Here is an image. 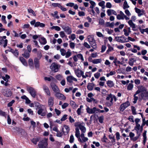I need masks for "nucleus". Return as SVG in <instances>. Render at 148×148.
I'll return each instance as SVG.
<instances>
[{
  "label": "nucleus",
  "instance_id": "60",
  "mask_svg": "<svg viewBox=\"0 0 148 148\" xmlns=\"http://www.w3.org/2000/svg\"><path fill=\"white\" fill-rule=\"evenodd\" d=\"M74 140V138L73 136V135H71L70 137L69 142L71 143H72L73 142Z\"/></svg>",
  "mask_w": 148,
  "mask_h": 148
},
{
  "label": "nucleus",
  "instance_id": "35",
  "mask_svg": "<svg viewBox=\"0 0 148 148\" xmlns=\"http://www.w3.org/2000/svg\"><path fill=\"white\" fill-rule=\"evenodd\" d=\"M34 107H36L38 109L40 107H42L44 106V105L41 104L38 102H34Z\"/></svg>",
  "mask_w": 148,
  "mask_h": 148
},
{
  "label": "nucleus",
  "instance_id": "31",
  "mask_svg": "<svg viewBox=\"0 0 148 148\" xmlns=\"http://www.w3.org/2000/svg\"><path fill=\"white\" fill-rule=\"evenodd\" d=\"M19 60L23 65L26 66H27V63L25 59L23 57H20Z\"/></svg>",
  "mask_w": 148,
  "mask_h": 148
},
{
  "label": "nucleus",
  "instance_id": "10",
  "mask_svg": "<svg viewBox=\"0 0 148 148\" xmlns=\"http://www.w3.org/2000/svg\"><path fill=\"white\" fill-rule=\"evenodd\" d=\"M86 112L89 114H93L95 113H97V110H98L97 108L94 107L92 108H90L88 106L87 108L86 109Z\"/></svg>",
  "mask_w": 148,
  "mask_h": 148
},
{
  "label": "nucleus",
  "instance_id": "55",
  "mask_svg": "<svg viewBox=\"0 0 148 148\" xmlns=\"http://www.w3.org/2000/svg\"><path fill=\"white\" fill-rule=\"evenodd\" d=\"M116 72L114 71H111L109 73H107L106 75L107 77H108L110 75H112L115 74Z\"/></svg>",
  "mask_w": 148,
  "mask_h": 148
},
{
  "label": "nucleus",
  "instance_id": "28",
  "mask_svg": "<svg viewBox=\"0 0 148 148\" xmlns=\"http://www.w3.org/2000/svg\"><path fill=\"white\" fill-rule=\"evenodd\" d=\"M136 60V59L133 58H131L129 59L128 64L130 66H132L134 65V63L135 62Z\"/></svg>",
  "mask_w": 148,
  "mask_h": 148
},
{
  "label": "nucleus",
  "instance_id": "1",
  "mask_svg": "<svg viewBox=\"0 0 148 148\" xmlns=\"http://www.w3.org/2000/svg\"><path fill=\"white\" fill-rule=\"evenodd\" d=\"M113 99L115 101H116L117 100V99L115 95H112L111 94L107 95L106 100L107 101L110 100V101L107 102L106 103V105L108 107H110L112 106Z\"/></svg>",
  "mask_w": 148,
  "mask_h": 148
},
{
  "label": "nucleus",
  "instance_id": "57",
  "mask_svg": "<svg viewBox=\"0 0 148 148\" xmlns=\"http://www.w3.org/2000/svg\"><path fill=\"white\" fill-rule=\"evenodd\" d=\"M137 135L135 137H134L131 140L133 141L134 142L138 138L140 135L137 134Z\"/></svg>",
  "mask_w": 148,
  "mask_h": 148
},
{
  "label": "nucleus",
  "instance_id": "9",
  "mask_svg": "<svg viewBox=\"0 0 148 148\" xmlns=\"http://www.w3.org/2000/svg\"><path fill=\"white\" fill-rule=\"evenodd\" d=\"M60 67V65H59L55 63H52L50 66V68L55 72L58 71L59 68Z\"/></svg>",
  "mask_w": 148,
  "mask_h": 148
},
{
  "label": "nucleus",
  "instance_id": "19",
  "mask_svg": "<svg viewBox=\"0 0 148 148\" xmlns=\"http://www.w3.org/2000/svg\"><path fill=\"white\" fill-rule=\"evenodd\" d=\"M67 80L68 82L70 83L72 82L73 81L75 82L77 81V79L72 75L68 76L67 77Z\"/></svg>",
  "mask_w": 148,
  "mask_h": 148
},
{
  "label": "nucleus",
  "instance_id": "17",
  "mask_svg": "<svg viewBox=\"0 0 148 148\" xmlns=\"http://www.w3.org/2000/svg\"><path fill=\"white\" fill-rule=\"evenodd\" d=\"M51 85L52 89L55 93L60 92L59 89L56 85L54 84L51 83Z\"/></svg>",
  "mask_w": 148,
  "mask_h": 148
},
{
  "label": "nucleus",
  "instance_id": "40",
  "mask_svg": "<svg viewBox=\"0 0 148 148\" xmlns=\"http://www.w3.org/2000/svg\"><path fill=\"white\" fill-rule=\"evenodd\" d=\"M145 124L148 126V120L146 121L145 118H143L142 123V126L144 127Z\"/></svg>",
  "mask_w": 148,
  "mask_h": 148
},
{
  "label": "nucleus",
  "instance_id": "24",
  "mask_svg": "<svg viewBox=\"0 0 148 148\" xmlns=\"http://www.w3.org/2000/svg\"><path fill=\"white\" fill-rule=\"evenodd\" d=\"M128 23L130 27L132 28V30L134 31H135L136 30L134 29L136 28V25L133 22L132 20H130L128 21Z\"/></svg>",
  "mask_w": 148,
  "mask_h": 148
},
{
  "label": "nucleus",
  "instance_id": "50",
  "mask_svg": "<svg viewBox=\"0 0 148 148\" xmlns=\"http://www.w3.org/2000/svg\"><path fill=\"white\" fill-rule=\"evenodd\" d=\"M69 38L72 40H74L76 38V36L75 34H72L69 36Z\"/></svg>",
  "mask_w": 148,
  "mask_h": 148
},
{
  "label": "nucleus",
  "instance_id": "39",
  "mask_svg": "<svg viewBox=\"0 0 148 148\" xmlns=\"http://www.w3.org/2000/svg\"><path fill=\"white\" fill-rule=\"evenodd\" d=\"M108 49L107 50L106 53L107 54H109L110 52L114 50L113 48L110 45L108 46Z\"/></svg>",
  "mask_w": 148,
  "mask_h": 148
},
{
  "label": "nucleus",
  "instance_id": "3",
  "mask_svg": "<svg viewBox=\"0 0 148 148\" xmlns=\"http://www.w3.org/2000/svg\"><path fill=\"white\" fill-rule=\"evenodd\" d=\"M47 113L46 108L45 106L44 105V106L42 107H40L37 111V113L39 115L43 116H45Z\"/></svg>",
  "mask_w": 148,
  "mask_h": 148
},
{
  "label": "nucleus",
  "instance_id": "6",
  "mask_svg": "<svg viewBox=\"0 0 148 148\" xmlns=\"http://www.w3.org/2000/svg\"><path fill=\"white\" fill-rule=\"evenodd\" d=\"M116 41L121 43L128 42L127 38L124 36H116L115 37Z\"/></svg>",
  "mask_w": 148,
  "mask_h": 148
},
{
  "label": "nucleus",
  "instance_id": "37",
  "mask_svg": "<svg viewBox=\"0 0 148 148\" xmlns=\"http://www.w3.org/2000/svg\"><path fill=\"white\" fill-rule=\"evenodd\" d=\"M72 55V53L71 52V50L69 49L68 50V51L66 52V53L65 54V58H68L69 57Z\"/></svg>",
  "mask_w": 148,
  "mask_h": 148
},
{
  "label": "nucleus",
  "instance_id": "51",
  "mask_svg": "<svg viewBox=\"0 0 148 148\" xmlns=\"http://www.w3.org/2000/svg\"><path fill=\"white\" fill-rule=\"evenodd\" d=\"M91 46V47L94 49H96L97 48L96 44L95 42V40L93 41L92 43H90Z\"/></svg>",
  "mask_w": 148,
  "mask_h": 148
},
{
  "label": "nucleus",
  "instance_id": "33",
  "mask_svg": "<svg viewBox=\"0 0 148 148\" xmlns=\"http://www.w3.org/2000/svg\"><path fill=\"white\" fill-rule=\"evenodd\" d=\"M75 136L77 138H79L80 137V131L78 127H76L75 129Z\"/></svg>",
  "mask_w": 148,
  "mask_h": 148
},
{
  "label": "nucleus",
  "instance_id": "11",
  "mask_svg": "<svg viewBox=\"0 0 148 148\" xmlns=\"http://www.w3.org/2000/svg\"><path fill=\"white\" fill-rule=\"evenodd\" d=\"M130 105L129 102L127 101L121 104L120 107L119 109L121 111H123L125 109Z\"/></svg>",
  "mask_w": 148,
  "mask_h": 148
},
{
  "label": "nucleus",
  "instance_id": "41",
  "mask_svg": "<svg viewBox=\"0 0 148 148\" xmlns=\"http://www.w3.org/2000/svg\"><path fill=\"white\" fill-rule=\"evenodd\" d=\"M37 58L40 60L42 56V53L40 51H39L37 52Z\"/></svg>",
  "mask_w": 148,
  "mask_h": 148
},
{
  "label": "nucleus",
  "instance_id": "25",
  "mask_svg": "<svg viewBox=\"0 0 148 148\" xmlns=\"http://www.w3.org/2000/svg\"><path fill=\"white\" fill-rule=\"evenodd\" d=\"M30 53L27 51L26 50H25L24 53L22 54V56L26 58H28L30 56Z\"/></svg>",
  "mask_w": 148,
  "mask_h": 148
},
{
  "label": "nucleus",
  "instance_id": "53",
  "mask_svg": "<svg viewBox=\"0 0 148 148\" xmlns=\"http://www.w3.org/2000/svg\"><path fill=\"white\" fill-rule=\"evenodd\" d=\"M6 16H5L3 15L1 17V20L3 23L5 24H6L7 23L5 20Z\"/></svg>",
  "mask_w": 148,
  "mask_h": 148
},
{
  "label": "nucleus",
  "instance_id": "22",
  "mask_svg": "<svg viewBox=\"0 0 148 148\" xmlns=\"http://www.w3.org/2000/svg\"><path fill=\"white\" fill-rule=\"evenodd\" d=\"M43 88L44 90L47 94V95L50 96L51 95L50 92L48 87L46 85L44 84L43 85Z\"/></svg>",
  "mask_w": 148,
  "mask_h": 148
},
{
  "label": "nucleus",
  "instance_id": "49",
  "mask_svg": "<svg viewBox=\"0 0 148 148\" xmlns=\"http://www.w3.org/2000/svg\"><path fill=\"white\" fill-rule=\"evenodd\" d=\"M134 87L133 84L132 83H129L127 87V89L129 90H132Z\"/></svg>",
  "mask_w": 148,
  "mask_h": 148
},
{
  "label": "nucleus",
  "instance_id": "30",
  "mask_svg": "<svg viewBox=\"0 0 148 148\" xmlns=\"http://www.w3.org/2000/svg\"><path fill=\"white\" fill-rule=\"evenodd\" d=\"M141 96L143 99L148 98V91L142 93L141 94Z\"/></svg>",
  "mask_w": 148,
  "mask_h": 148
},
{
  "label": "nucleus",
  "instance_id": "61",
  "mask_svg": "<svg viewBox=\"0 0 148 148\" xmlns=\"http://www.w3.org/2000/svg\"><path fill=\"white\" fill-rule=\"evenodd\" d=\"M106 24L108 26H109L111 27H113L114 26V23L113 22H112L111 23L107 22Z\"/></svg>",
  "mask_w": 148,
  "mask_h": 148
},
{
  "label": "nucleus",
  "instance_id": "2",
  "mask_svg": "<svg viewBox=\"0 0 148 148\" xmlns=\"http://www.w3.org/2000/svg\"><path fill=\"white\" fill-rule=\"evenodd\" d=\"M74 125L76 127H79L82 133H84L86 132V129L84 126L85 124L84 123L76 122Z\"/></svg>",
  "mask_w": 148,
  "mask_h": 148
},
{
  "label": "nucleus",
  "instance_id": "56",
  "mask_svg": "<svg viewBox=\"0 0 148 148\" xmlns=\"http://www.w3.org/2000/svg\"><path fill=\"white\" fill-rule=\"evenodd\" d=\"M28 62L29 66H33V60L32 59L30 58L29 59Z\"/></svg>",
  "mask_w": 148,
  "mask_h": 148
},
{
  "label": "nucleus",
  "instance_id": "58",
  "mask_svg": "<svg viewBox=\"0 0 148 148\" xmlns=\"http://www.w3.org/2000/svg\"><path fill=\"white\" fill-rule=\"evenodd\" d=\"M60 36L62 38H63L66 36L65 35V34L63 31H61L60 32Z\"/></svg>",
  "mask_w": 148,
  "mask_h": 148
},
{
  "label": "nucleus",
  "instance_id": "43",
  "mask_svg": "<svg viewBox=\"0 0 148 148\" xmlns=\"http://www.w3.org/2000/svg\"><path fill=\"white\" fill-rule=\"evenodd\" d=\"M123 8L125 10L126 8H129L130 6L127 4V2L126 1H125L123 3Z\"/></svg>",
  "mask_w": 148,
  "mask_h": 148
},
{
  "label": "nucleus",
  "instance_id": "54",
  "mask_svg": "<svg viewBox=\"0 0 148 148\" xmlns=\"http://www.w3.org/2000/svg\"><path fill=\"white\" fill-rule=\"evenodd\" d=\"M28 12L29 13H32V14H33V15L34 16H36V14L34 12V11H33V10H32L31 8H29L27 10Z\"/></svg>",
  "mask_w": 148,
  "mask_h": 148
},
{
  "label": "nucleus",
  "instance_id": "42",
  "mask_svg": "<svg viewBox=\"0 0 148 148\" xmlns=\"http://www.w3.org/2000/svg\"><path fill=\"white\" fill-rule=\"evenodd\" d=\"M70 105L73 108H76L78 107L76 103L73 101H70Z\"/></svg>",
  "mask_w": 148,
  "mask_h": 148
},
{
  "label": "nucleus",
  "instance_id": "29",
  "mask_svg": "<svg viewBox=\"0 0 148 148\" xmlns=\"http://www.w3.org/2000/svg\"><path fill=\"white\" fill-rule=\"evenodd\" d=\"M147 132V131L146 130H144L143 134V143L144 145L145 144L147 140V137L146 136Z\"/></svg>",
  "mask_w": 148,
  "mask_h": 148
},
{
  "label": "nucleus",
  "instance_id": "36",
  "mask_svg": "<svg viewBox=\"0 0 148 148\" xmlns=\"http://www.w3.org/2000/svg\"><path fill=\"white\" fill-rule=\"evenodd\" d=\"M44 79L45 81H50L51 80H54V78L51 76H49V77H45L44 78Z\"/></svg>",
  "mask_w": 148,
  "mask_h": 148
},
{
  "label": "nucleus",
  "instance_id": "4",
  "mask_svg": "<svg viewBox=\"0 0 148 148\" xmlns=\"http://www.w3.org/2000/svg\"><path fill=\"white\" fill-rule=\"evenodd\" d=\"M116 16V18L119 20H123L125 19L126 20H128L130 18L125 15L124 14L122 11L120 12V14H117Z\"/></svg>",
  "mask_w": 148,
  "mask_h": 148
},
{
  "label": "nucleus",
  "instance_id": "13",
  "mask_svg": "<svg viewBox=\"0 0 148 148\" xmlns=\"http://www.w3.org/2000/svg\"><path fill=\"white\" fill-rule=\"evenodd\" d=\"M55 96L58 99L62 100H65L66 99V97L62 94L60 93V92L55 93Z\"/></svg>",
  "mask_w": 148,
  "mask_h": 148
},
{
  "label": "nucleus",
  "instance_id": "32",
  "mask_svg": "<svg viewBox=\"0 0 148 148\" xmlns=\"http://www.w3.org/2000/svg\"><path fill=\"white\" fill-rule=\"evenodd\" d=\"M87 39L90 43L93 42V41L94 42L95 40L93 36L90 35H89L87 36Z\"/></svg>",
  "mask_w": 148,
  "mask_h": 148
},
{
  "label": "nucleus",
  "instance_id": "16",
  "mask_svg": "<svg viewBox=\"0 0 148 148\" xmlns=\"http://www.w3.org/2000/svg\"><path fill=\"white\" fill-rule=\"evenodd\" d=\"M54 98L53 97H50L48 98V104L49 107H52L54 104Z\"/></svg>",
  "mask_w": 148,
  "mask_h": 148
},
{
  "label": "nucleus",
  "instance_id": "38",
  "mask_svg": "<svg viewBox=\"0 0 148 148\" xmlns=\"http://www.w3.org/2000/svg\"><path fill=\"white\" fill-rule=\"evenodd\" d=\"M101 59H95L93 60L92 63L94 64H97L101 63Z\"/></svg>",
  "mask_w": 148,
  "mask_h": 148
},
{
  "label": "nucleus",
  "instance_id": "45",
  "mask_svg": "<svg viewBox=\"0 0 148 148\" xmlns=\"http://www.w3.org/2000/svg\"><path fill=\"white\" fill-rule=\"evenodd\" d=\"M70 42L69 43V46L70 48L72 49H74L75 47V44L74 42H71L70 41H69Z\"/></svg>",
  "mask_w": 148,
  "mask_h": 148
},
{
  "label": "nucleus",
  "instance_id": "21",
  "mask_svg": "<svg viewBox=\"0 0 148 148\" xmlns=\"http://www.w3.org/2000/svg\"><path fill=\"white\" fill-rule=\"evenodd\" d=\"M135 12L136 13L138 14V16H140L143 14L144 10H141L138 8H135Z\"/></svg>",
  "mask_w": 148,
  "mask_h": 148
},
{
  "label": "nucleus",
  "instance_id": "46",
  "mask_svg": "<svg viewBox=\"0 0 148 148\" xmlns=\"http://www.w3.org/2000/svg\"><path fill=\"white\" fill-rule=\"evenodd\" d=\"M52 29H54L57 31H60L61 30L60 28L58 26H53L51 27Z\"/></svg>",
  "mask_w": 148,
  "mask_h": 148
},
{
  "label": "nucleus",
  "instance_id": "52",
  "mask_svg": "<svg viewBox=\"0 0 148 148\" xmlns=\"http://www.w3.org/2000/svg\"><path fill=\"white\" fill-rule=\"evenodd\" d=\"M39 140V139L38 138H35L32 140V141L34 144H36Z\"/></svg>",
  "mask_w": 148,
  "mask_h": 148
},
{
  "label": "nucleus",
  "instance_id": "44",
  "mask_svg": "<svg viewBox=\"0 0 148 148\" xmlns=\"http://www.w3.org/2000/svg\"><path fill=\"white\" fill-rule=\"evenodd\" d=\"M60 52L62 56H64L66 53V50L63 49H60Z\"/></svg>",
  "mask_w": 148,
  "mask_h": 148
},
{
  "label": "nucleus",
  "instance_id": "63",
  "mask_svg": "<svg viewBox=\"0 0 148 148\" xmlns=\"http://www.w3.org/2000/svg\"><path fill=\"white\" fill-rule=\"evenodd\" d=\"M99 122L102 123L103 122V120L104 119V116H102L98 118Z\"/></svg>",
  "mask_w": 148,
  "mask_h": 148
},
{
  "label": "nucleus",
  "instance_id": "47",
  "mask_svg": "<svg viewBox=\"0 0 148 148\" xmlns=\"http://www.w3.org/2000/svg\"><path fill=\"white\" fill-rule=\"evenodd\" d=\"M58 80L60 81L63 79V77L61 75L58 74L55 77Z\"/></svg>",
  "mask_w": 148,
  "mask_h": 148
},
{
  "label": "nucleus",
  "instance_id": "26",
  "mask_svg": "<svg viewBox=\"0 0 148 148\" xmlns=\"http://www.w3.org/2000/svg\"><path fill=\"white\" fill-rule=\"evenodd\" d=\"M94 86L95 84L94 83H89L88 84L87 88L88 90L91 91L93 89Z\"/></svg>",
  "mask_w": 148,
  "mask_h": 148
},
{
  "label": "nucleus",
  "instance_id": "23",
  "mask_svg": "<svg viewBox=\"0 0 148 148\" xmlns=\"http://www.w3.org/2000/svg\"><path fill=\"white\" fill-rule=\"evenodd\" d=\"M39 60H38L37 58H35L34 60V64L35 68L36 69H39L40 66Z\"/></svg>",
  "mask_w": 148,
  "mask_h": 148
},
{
  "label": "nucleus",
  "instance_id": "7",
  "mask_svg": "<svg viewBox=\"0 0 148 148\" xmlns=\"http://www.w3.org/2000/svg\"><path fill=\"white\" fill-rule=\"evenodd\" d=\"M27 90L33 97H35L36 95V92L34 88L31 87H27Z\"/></svg>",
  "mask_w": 148,
  "mask_h": 148
},
{
  "label": "nucleus",
  "instance_id": "12",
  "mask_svg": "<svg viewBox=\"0 0 148 148\" xmlns=\"http://www.w3.org/2000/svg\"><path fill=\"white\" fill-rule=\"evenodd\" d=\"M74 72L77 77H80L84 74V72L79 69H74Z\"/></svg>",
  "mask_w": 148,
  "mask_h": 148
},
{
  "label": "nucleus",
  "instance_id": "20",
  "mask_svg": "<svg viewBox=\"0 0 148 148\" xmlns=\"http://www.w3.org/2000/svg\"><path fill=\"white\" fill-rule=\"evenodd\" d=\"M106 12L108 16H110L112 14L116 16L117 15L116 12L114 10L108 9L107 10Z\"/></svg>",
  "mask_w": 148,
  "mask_h": 148
},
{
  "label": "nucleus",
  "instance_id": "34",
  "mask_svg": "<svg viewBox=\"0 0 148 148\" xmlns=\"http://www.w3.org/2000/svg\"><path fill=\"white\" fill-rule=\"evenodd\" d=\"M107 84L108 86L112 87L114 86V84L113 81L111 80H108L107 82Z\"/></svg>",
  "mask_w": 148,
  "mask_h": 148
},
{
  "label": "nucleus",
  "instance_id": "8",
  "mask_svg": "<svg viewBox=\"0 0 148 148\" xmlns=\"http://www.w3.org/2000/svg\"><path fill=\"white\" fill-rule=\"evenodd\" d=\"M143 127L142 125H141L140 124L136 125L134 127V130L136 131L137 134H141L143 130Z\"/></svg>",
  "mask_w": 148,
  "mask_h": 148
},
{
  "label": "nucleus",
  "instance_id": "64",
  "mask_svg": "<svg viewBox=\"0 0 148 148\" xmlns=\"http://www.w3.org/2000/svg\"><path fill=\"white\" fill-rule=\"evenodd\" d=\"M100 75L101 74L100 73L97 72L94 74V76L96 78L98 79L100 76Z\"/></svg>",
  "mask_w": 148,
  "mask_h": 148
},
{
  "label": "nucleus",
  "instance_id": "14",
  "mask_svg": "<svg viewBox=\"0 0 148 148\" xmlns=\"http://www.w3.org/2000/svg\"><path fill=\"white\" fill-rule=\"evenodd\" d=\"M63 134L66 135L68 134L70 131V128L69 126L66 125H64L62 128Z\"/></svg>",
  "mask_w": 148,
  "mask_h": 148
},
{
  "label": "nucleus",
  "instance_id": "59",
  "mask_svg": "<svg viewBox=\"0 0 148 148\" xmlns=\"http://www.w3.org/2000/svg\"><path fill=\"white\" fill-rule=\"evenodd\" d=\"M106 48V46L105 45H102L101 47V53H103L105 51Z\"/></svg>",
  "mask_w": 148,
  "mask_h": 148
},
{
  "label": "nucleus",
  "instance_id": "5",
  "mask_svg": "<svg viewBox=\"0 0 148 148\" xmlns=\"http://www.w3.org/2000/svg\"><path fill=\"white\" fill-rule=\"evenodd\" d=\"M47 140V138H44L38 144L39 148H47L48 145Z\"/></svg>",
  "mask_w": 148,
  "mask_h": 148
},
{
  "label": "nucleus",
  "instance_id": "15",
  "mask_svg": "<svg viewBox=\"0 0 148 148\" xmlns=\"http://www.w3.org/2000/svg\"><path fill=\"white\" fill-rule=\"evenodd\" d=\"M64 30L68 34H70L72 33L71 28L68 26H63L62 27Z\"/></svg>",
  "mask_w": 148,
  "mask_h": 148
},
{
  "label": "nucleus",
  "instance_id": "62",
  "mask_svg": "<svg viewBox=\"0 0 148 148\" xmlns=\"http://www.w3.org/2000/svg\"><path fill=\"white\" fill-rule=\"evenodd\" d=\"M77 57L79 59H80L82 61H84V59L82 55L80 53L78 54L77 55Z\"/></svg>",
  "mask_w": 148,
  "mask_h": 148
},
{
  "label": "nucleus",
  "instance_id": "27",
  "mask_svg": "<svg viewBox=\"0 0 148 148\" xmlns=\"http://www.w3.org/2000/svg\"><path fill=\"white\" fill-rule=\"evenodd\" d=\"M39 41L40 44L42 45H45L47 43L46 39L44 37H41L40 39H39Z\"/></svg>",
  "mask_w": 148,
  "mask_h": 148
},
{
  "label": "nucleus",
  "instance_id": "18",
  "mask_svg": "<svg viewBox=\"0 0 148 148\" xmlns=\"http://www.w3.org/2000/svg\"><path fill=\"white\" fill-rule=\"evenodd\" d=\"M3 93V95L6 97H10L12 95V92L10 90H4Z\"/></svg>",
  "mask_w": 148,
  "mask_h": 148
},
{
  "label": "nucleus",
  "instance_id": "48",
  "mask_svg": "<svg viewBox=\"0 0 148 148\" xmlns=\"http://www.w3.org/2000/svg\"><path fill=\"white\" fill-rule=\"evenodd\" d=\"M83 108V106L82 105H81L80 107L78 108L77 111V112L78 115H80L81 113V109Z\"/></svg>",
  "mask_w": 148,
  "mask_h": 148
}]
</instances>
